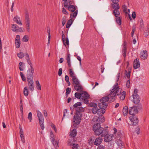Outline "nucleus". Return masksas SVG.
Listing matches in <instances>:
<instances>
[{"instance_id":"1","label":"nucleus","mask_w":149,"mask_h":149,"mask_svg":"<svg viewBox=\"0 0 149 149\" xmlns=\"http://www.w3.org/2000/svg\"><path fill=\"white\" fill-rule=\"evenodd\" d=\"M122 89L118 86V83H116L113 86V89L110 91V93L108 96L102 97L100 100V102L99 104V107L106 108L107 107V102L110 99L111 101H114L117 96L120 100H123L125 97L126 92L123 91L121 92Z\"/></svg>"},{"instance_id":"2","label":"nucleus","mask_w":149,"mask_h":149,"mask_svg":"<svg viewBox=\"0 0 149 149\" xmlns=\"http://www.w3.org/2000/svg\"><path fill=\"white\" fill-rule=\"evenodd\" d=\"M64 7L68 9V10L72 12L70 14V17L72 19L75 17L77 15L78 13V10L77 7L72 5L68 6L67 4H64Z\"/></svg>"},{"instance_id":"3","label":"nucleus","mask_w":149,"mask_h":149,"mask_svg":"<svg viewBox=\"0 0 149 149\" xmlns=\"http://www.w3.org/2000/svg\"><path fill=\"white\" fill-rule=\"evenodd\" d=\"M93 129L95 134L96 135H100L102 132L104 130V129L100 127L99 123L94 124L93 126Z\"/></svg>"},{"instance_id":"4","label":"nucleus","mask_w":149,"mask_h":149,"mask_svg":"<svg viewBox=\"0 0 149 149\" xmlns=\"http://www.w3.org/2000/svg\"><path fill=\"white\" fill-rule=\"evenodd\" d=\"M11 28L12 30L15 32H23L25 31V29L24 28L19 27L16 24H12Z\"/></svg>"},{"instance_id":"5","label":"nucleus","mask_w":149,"mask_h":149,"mask_svg":"<svg viewBox=\"0 0 149 149\" xmlns=\"http://www.w3.org/2000/svg\"><path fill=\"white\" fill-rule=\"evenodd\" d=\"M138 90L137 89H135L133 94L132 95L133 98V101L135 104L139 103L140 101V98L139 95L137 94Z\"/></svg>"},{"instance_id":"6","label":"nucleus","mask_w":149,"mask_h":149,"mask_svg":"<svg viewBox=\"0 0 149 149\" xmlns=\"http://www.w3.org/2000/svg\"><path fill=\"white\" fill-rule=\"evenodd\" d=\"M82 114L81 113L79 112H77L75 115L74 116L73 122L76 124H79L81 119Z\"/></svg>"},{"instance_id":"7","label":"nucleus","mask_w":149,"mask_h":149,"mask_svg":"<svg viewBox=\"0 0 149 149\" xmlns=\"http://www.w3.org/2000/svg\"><path fill=\"white\" fill-rule=\"evenodd\" d=\"M130 124L131 125H136L138 123V119L135 116H132L129 117Z\"/></svg>"},{"instance_id":"8","label":"nucleus","mask_w":149,"mask_h":149,"mask_svg":"<svg viewBox=\"0 0 149 149\" xmlns=\"http://www.w3.org/2000/svg\"><path fill=\"white\" fill-rule=\"evenodd\" d=\"M81 104L80 102H77L73 105L74 108L76 111L77 112H82L84 111V108L81 107Z\"/></svg>"},{"instance_id":"9","label":"nucleus","mask_w":149,"mask_h":149,"mask_svg":"<svg viewBox=\"0 0 149 149\" xmlns=\"http://www.w3.org/2000/svg\"><path fill=\"white\" fill-rule=\"evenodd\" d=\"M34 73V69L33 67L29 69L27 72L26 76L27 79H32L33 78V73Z\"/></svg>"},{"instance_id":"10","label":"nucleus","mask_w":149,"mask_h":149,"mask_svg":"<svg viewBox=\"0 0 149 149\" xmlns=\"http://www.w3.org/2000/svg\"><path fill=\"white\" fill-rule=\"evenodd\" d=\"M28 82V86L29 88L31 91H33L34 90L35 87L33 81V78L32 79H27Z\"/></svg>"},{"instance_id":"11","label":"nucleus","mask_w":149,"mask_h":149,"mask_svg":"<svg viewBox=\"0 0 149 149\" xmlns=\"http://www.w3.org/2000/svg\"><path fill=\"white\" fill-rule=\"evenodd\" d=\"M137 112L138 110L135 107H132L129 108V113L132 116H134Z\"/></svg>"},{"instance_id":"12","label":"nucleus","mask_w":149,"mask_h":149,"mask_svg":"<svg viewBox=\"0 0 149 149\" xmlns=\"http://www.w3.org/2000/svg\"><path fill=\"white\" fill-rule=\"evenodd\" d=\"M15 43L16 47L17 48H19L21 44L19 35H17L16 36L15 40Z\"/></svg>"},{"instance_id":"13","label":"nucleus","mask_w":149,"mask_h":149,"mask_svg":"<svg viewBox=\"0 0 149 149\" xmlns=\"http://www.w3.org/2000/svg\"><path fill=\"white\" fill-rule=\"evenodd\" d=\"M13 21L20 26L22 25L20 17L18 15H16L13 18Z\"/></svg>"},{"instance_id":"14","label":"nucleus","mask_w":149,"mask_h":149,"mask_svg":"<svg viewBox=\"0 0 149 149\" xmlns=\"http://www.w3.org/2000/svg\"><path fill=\"white\" fill-rule=\"evenodd\" d=\"M140 57L142 59L145 60L148 57L147 51L146 50L143 51L141 53V55Z\"/></svg>"},{"instance_id":"15","label":"nucleus","mask_w":149,"mask_h":149,"mask_svg":"<svg viewBox=\"0 0 149 149\" xmlns=\"http://www.w3.org/2000/svg\"><path fill=\"white\" fill-rule=\"evenodd\" d=\"M102 140V138L101 137H98L96 139L95 141L94 142V144L96 146L100 145L101 144Z\"/></svg>"},{"instance_id":"16","label":"nucleus","mask_w":149,"mask_h":149,"mask_svg":"<svg viewBox=\"0 0 149 149\" xmlns=\"http://www.w3.org/2000/svg\"><path fill=\"white\" fill-rule=\"evenodd\" d=\"M113 137V135L107 134L104 136V139L105 142H108L111 141Z\"/></svg>"},{"instance_id":"17","label":"nucleus","mask_w":149,"mask_h":149,"mask_svg":"<svg viewBox=\"0 0 149 149\" xmlns=\"http://www.w3.org/2000/svg\"><path fill=\"white\" fill-rule=\"evenodd\" d=\"M140 66V63L139 59L136 58L134 62V69H136L139 68Z\"/></svg>"},{"instance_id":"18","label":"nucleus","mask_w":149,"mask_h":149,"mask_svg":"<svg viewBox=\"0 0 149 149\" xmlns=\"http://www.w3.org/2000/svg\"><path fill=\"white\" fill-rule=\"evenodd\" d=\"M100 107V108L98 109L97 113H96L98 115H100L103 114L105 111V108H104V107Z\"/></svg>"},{"instance_id":"19","label":"nucleus","mask_w":149,"mask_h":149,"mask_svg":"<svg viewBox=\"0 0 149 149\" xmlns=\"http://www.w3.org/2000/svg\"><path fill=\"white\" fill-rule=\"evenodd\" d=\"M123 45V46L122 52L123 56L125 57L126 55V52L127 48V43L125 41L124 42Z\"/></svg>"},{"instance_id":"20","label":"nucleus","mask_w":149,"mask_h":149,"mask_svg":"<svg viewBox=\"0 0 149 149\" xmlns=\"http://www.w3.org/2000/svg\"><path fill=\"white\" fill-rule=\"evenodd\" d=\"M74 86V89L77 91H81L82 89V88L80 83Z\"/></svg>"},{"instance_id":"21","label":"nucleus","mask_w":149,"mask_h":149,"mask_svg":"<svg viewBox=\"0 0 149 149\" xmlns=\"http://www.w3.org/2000/svg\"><path fill=\"white\" fill-rule=\"evenodd\" d=\"M36 113L39 121L44 120L43 115L42 113L40 111L37 110L36 111Z\"/></svg>"},{"instance_id":"22","label":"nucleus","mask_w":149,"mask_h":149,"mask_svg":"<svg viewBox=\"0 0 149 149\" xmlns=\"http://www.w3.org/2000/svg\"><path fill=\"white\" fill-rule=\"evenodd\" d=\"M81 99H83L84 98H88L89 95L88 93L85 91H82L81 92Z\"/></svg>"},{"instance_id":"23","label":"nucleus","mask_w":149,"mask_h":149,"mask_svg":"<svg viewBox=\"0 0 149 149\" xmlns=\"http://www.w3.org/2000/svg\"><path fill=\"white\" fill-rule=\"evenodd\" d=\"M25 64L23 62H20L19 64V68L20 71H23L24 69Z\"/></svg>"},{"instance_id":"24","label":"nucleus","mask_w":149,"mask_h":149,"mask_svg":"<svg viewBox=\"0 0 149 149\" xmlns=\"http://www.w3.org/2000/svg\"><path fill=\"white\" fill-rule=\"evenodd\" d=\"M123 114L125 116L127 115L128 112V108L127 106H125L123 109Z\"/></svg>"},{"instance_id":"25","label":"nucleus","mask_w":149,"mask_h":149,"mask_svg":"<svg viewBox=\"0 0 149 149\" xmlns=\"http://www.w3.org/2000/svg\"><path fill=\"white\" fill-rule=\"evenodd\" d=\"M69 74L70 75V76L72 77V79H73L74 77H77L76 76L75 74L74 73V72L73 71L72 69H69Z\"/></svg>"},{"instance_id":"26","label":"nucleus","mask_w":149,"mask_h":149,"mask_svg":"<svg viewBox=\"0 0 149 149\" xmlns=\"http://www.w3.org/2000/svg\"><path fill=\"white\" fill-rule=\"evenodd\" d=\"M70 55L69 54H68L67 56L66 60L68 63V65L69 67H71V64L70 61Z\"/></svg>"},{"instance_id":"27","label":"nucleus","mask_w":149,"mask_h":149,"mask_svg":"<svg viewBox=\"0 0 149 149\" xmlns=\"http://www.w3.org/2000/svg\"><path fill=\"white\" fill-rule=\"evenodd\" d=\"M77 134V131L75 129H73L70 132V135L72 137L74 138Z\"/></svg>"},{"instance_id":"28","label":"nucleus","mask_w":149,"mask_h":149,"mask_svg":"<svg viewBox=\"0 0 149 149\" xmlns=\"http://www.w3.org/2000/svg\"><path fill=\"white\" fill-rule=\"evenodd\" d=\"M72 80L73 82V85H74L77 84H78L80 83V81H79L77 77H74V78L73 79H72Z\"/></svg>"},{"instance_id":"29","label":"nucleus","mask_w":149,"mask_h":149,"mask_svg":"<svg viewBox=\"0 0 149 149\" xmlns=\"http://www.w3.org/2000/svg\"><path fill=\"white\" fill-rule=\"evenodd\" d=\"M113 8L114 9V10H118L120 8L119 4L118 3H114L112 5Z\"/></svg>"},{"instance_id":"30","label":"nucleus","mask_w":149,"mask_h":149,"mask_svg":"<svg viewBox=\"0 0 149 149\" xmlns=\"http://www.w3.org/2000/svg\"><path fill=\"white\" fill-rule=\"evenodd\" d=\"M116 141L117 145L119 146L120 147L123 146L124 143L122 142L121 140L120 139H117L116 140Z\"/></svg>"},{"instance_id":"31","label":"nucleus","mask_w":149,"mask_h":149,"mask_svg":"<svg viewBox=\"0 0 149 149\" xmlns=\"http://www.w3.org/2000/svg\"><path fill=\"white\" fill-rule=\"evenodd\" d=\"M113 13L114 16L116 17H119L120 15V13L118 10H114Z\"/></svg>"},{"instance_id":"32","label":"nucleus","mask_w":149,"mask_h":149,"mask_svg":"<svg viewBox=\"0 0 149 149\" xmlns=\"http://www.w3.org/2000/svg\"><path fill=\"white\" fill-rule=\"evenodd\" d=\"M130 73L131 71H130L128 70V72H127V70H125V75L126 77L128 79L130 78Z\"/></svg>"},{"instance_id":"33","label":"nucleus","mask_w":149,"mask_h":149,"mask_svg":"<svg viewBox=\"0 0 149 149\" xmlns=\"http://www.w3.org/2000/svg\"><path fill=\"white\" fill-rule=\"evenodd\" d=\"M140 29L141 30H143L144 29V24L143 21L142 19H141L140 21Z\"/></svg>"},{"instance_id":"34","label":"nucleus","mask_w":149,"mask_h":149,"mask_svg":"<svg viewBox=\"0 0 149 149\" xmlns=\"http://www.w3.org/2000/svg\"><path fill=\"white\" fill-rule=\"evenodd\" d=\"M29 40L28 36L26 35L24 36L22 39V41L23 42H27Z\"/></svg>"},{"instance_id":"35","label":"nucleus","mask_w":149,"mask_h":149,"mask_svg":"<svg viewBox=\"0 0 149 149\" xmlns=\"http://www.w3.org/2000/svg\"><path fill=\"white\" fill-rule=\"evenodd\" d=\"M72 23V19H69L67 23L66 27L67 28H69L71 26Z\"/></svg>"},{"instance_id":"36","label":"nucleus","mask_w":149,"mask_h":149,"mask_svg":"<svg viewBox=\"0 0 149 149\" xmlns=\"http://www.w3.org/2000/svg\"><path fill=\"white\" fill-rule=\"evenodd\" d=\"M24 21L25 24H30V18L29 17H25Z\"/></svg>"},{"instance_id":"37","label":"nucleus","mask_w":149,"mask_h":149,"mask_svg":"<svg viewBox=\"0 0 149 149\" xmlns=\"http://www.w3.org/2000/svg\"><path fill=\"white\" fill-rule=\"evenodd\" d=\"M41 129L43 130L45 128L44 120L39 121Z\"/></svg>"},{"instance_id":"38","label":"nucleus","mask_w":149,"mask_h":149,"mask_svg":"<svg viewBox=\"0 0 149 149\" xmlns=\"http://www.w3.org/2000/svg\"><path fill=\"white\" fill-rule=\"evenodd\" d=\"M68 145L71 146L72 145V149H77L78 148V145L76 144H71L70 143H68Z\"/></svg>"},{"instance_id":"39","label":"nucleus","mask_w":149,"mask_h":149,"mask_svg":"<svg viewBox=\"0 0 149 149\" xmlns=\"http://www.w3.org/2000/svg\"><path fill=\"white\" fill-rule=\"evenodd\" d=\"M24 95L27 96L29 94V91L26 87H25L24 88Z\"/></svg>"},{"instance_id":"40","label":"nucleus","mask_w":149,"mask_h":149,"mask_svg":"<svg viewBox=\"0 0 149 149\" xmlns=\"http://www.w3.org/2000/svg\"><path fill=\"white\" fill-rule=\"evenodd\" d=\"M51 141L55 148H57L58 147V143L57 141H54V140L53 141L51 140Z\"/></svg>"},{"instance_id":"41","label":"nucleus","mask_w":149,"mask_h":149,"mask_svg":"<svg viewBox=\"0 0 149 149\" xmlns=\"http://www.w3.org/2000/svg\"><path fill=\"white\" fill-rule=\"evenodd\" d=\"M98 108L97 107L93 108L91 109L92 111L94 114H96Z\"/></svg>"},{"instance_id":"42","label":"nucleus","mask_w":149,"mask_h":149,"mask_svg":"<svg viewBox=\"0 0 149 149\" xmlns=\"http://www.w3.org/2000/svg\"><path fill=\"white\" fill-rule=\"evenodd\" d=\"M66 19L67 17L66 16H65L63 17V18L62 19V24L63 26H64L65 24Z\"/></svg>"},{"instance_id":"43","label":"nucleus","mask_w":149,"mask_h":149,"mask_svg":"<svg viewBox=\"0 0 149 149\" xmlns=\"http://www.w3.org/2000/svg\"><path fill=\"white\" fill-rule=\"evenodd\" d=\"M75 96L78 99L81 98V92L80 93H75Z\"/></svg>"},{"instance_id":"44","label":"nucleus","mask_w":149,"mask_h":149,"mask_svg":"<svg viewBox=\"0 0 149 149\" xmlns=\"http://www.w3.org/2000/svg\"><path fill=\"white\" fill-rule=\"evenodd\" d=\"M36 82V87L38 90H41V86L38 81H37Z\"/></svg>"},{"instance_id":"45","label":"nucleus","mask_w":149,"mask_h":149,"mask_svg":"<svg viewBox=\"0 0 149 149\" xmlns=\"http://www.w3.org/2000/svg\"><path fill=\"white\" fill-rule=\"evenodd\" d=\"M17 56L19 58H22L24 56V54L22 52H20L17 54Z\"/></svg>"},{"instance_id":"46","label":"nucleus","mask_w":149,"mask_h":149,"mask_svg":"<svg viewBox=\"0 0 149 149\" xmlns=\"http://www.w3.org/2000/svg\"><path fill=\"white\" fill-rule=\"evenodd\" d=\"M116 21L118 25H120L121 24V20L120 18V17H116Z\"/></svg>"},{"instance_id":"47","label":"nucleus","mask_w":149,"mask_h":149,"mask_svg":"<svg viewBox=\"0 0 149 149\" xmlns=\"http://www.w3.org/2000/svg\"><path fill=\"white\" fill-rule=\"evenodd\" d=\"M99 123H103L104 121V118L103 116H100L99 117Z\"/></svg>"},{"instance_id":"48","label":"nucleus","mask_w":149,"mask_h":149,"mask_svg":"<svg viewBox=\"0 0 149 149\" xmlns=\"http://www.w3.org/2000/svg\"><path fill=\"white\" fill-rule=\"evenodd\" d=\"M21 77L22 80L24 81H26V78L24 75L23 74L22 72H20V73Z\"/></svg>"},{"instance_id":"49","label":"nucleus","mask_w":149,"mask_h":149,"mask_svg":"<svg viewBox=\"0 0 149 149\" xmlns=\"http://www.w3.org/2000/svg\"><path fill=\"white\" fill-rule=\"evenodd\" d=\"M93 120L94 122H99V117H97V116L94 117L93 119Z\"/></svg>"},{"instance_id":"50","label":"nucleus","mask_w":149,"mask_h":149,"mask_svg":"<svg viewBox=\"0 0 149 149\" xmlns=\"http://www.w3.org/2000/svg\"><path fill=\"white\" fill-rule=\"evenodd\" d=\"M50 137L51 139V141L53 140L54 139V135L53 133V132L52 131H50Z\"/></svg>"},{"instance_id":"51","label":"nucleus","mask_w":149,"mask_h":149,"mask_svg":"<svg viewBox=\"0 0 149 149\" xmlns=\"http://www.w3.org/2000/svg\"><path fill=\"white\" fill-rule=\"evenodd\" d=\"M28 118L30 122H31V120H32V116L31 112H29V113Z\"/></svg>"},{"instance_id":"52","label":"nucleus","mask_w":149,"mask_h":149,"mask_svg":"<svg viewBox=\"0 0 149 149\" xmlns=\"http://www.w3.org/2000/svg\"><path fill=\"white\" fill-rule=\"evenodd\" d=\"M71 88H67L66 89V95H68L71 92Z\"/></svg>"},{"instance_id":"53","label":"nucleus","mask_w":149,"mask_h":149,"mask_svg":"<svg viewBox=\"0 0 149 149\" xmlns=\"http://www.w3.org/2000/svg\"><path fill=\"white\" fill-rule=\"evenodd\" d=\"M90 106L93 108L97 107V104L95 103H92L90 104Z\"/></svg>"},{"instance_id":"54","label":"nucleus","mask_w":149,"mask_h":149,"mask_svg":"<svg viewBox=\"0 0 149 149\" xmlns=\"http://www.w3.org/2000/svg\"><path fill=\"white\" fill-rule=\"evenodd\" d=\"M20 137L21 138V139L22 141V142L23 143H24L25 142V140L24 139V135H22L20 136Z\"/></svg>"},{"instance_id":"55","label":"nucleus","mask_w":149,"mask_h":149,"mask_svg":"<svg viewBox=\"0 0 149 149\" xmlns=\"http://www.w3.org/2000/svg\"><path fill=\"white\" fill-rule=\"evenodd\" d=\"M26 29L28 33L30 32V24H26Z\"/></svg>"},{"instance_id":"56","label":"nucleus","mask_w":149,"mask_h":149,"mask_svg":"<svg viewBox=\"0 0 149 149\" xmlns=\"http://www.w3.org/2000/svg\"><path fill=\"white\" fill-rule=\"evenodd\" d=\"M62 11L63 13L64 14H65V15H68V14L67 11H66V9L65 8H62Z\"/></svg>"},{"instance_id":"57","label":"nucleus","mask_w":149,"mask_h":149,"mask_svg":"<svg viewBox=\"0 0 149 149\" xmlns=\"http://www.w3.org/2000/svg\"><path fill=\"white\" fill-rule=\"evenodd\" d=\"M68 110L67 109H65L63 111V118H62V120L63 119V118H64V117H65V116L66 115V114L67 113H68Z\"/></svg>"},{"instance_id":"58","label":"nucleus","mask_w":149,"mask_h":149,"mask_svg":"<svg viewBox=\"0 0 149 149\" xmlns=\"http://www.w3.org/2000/svg\"><path fill=\"white\" fill-rule=\"evenodd\" d=\"M62 40L63 42V43L64 45L65 46H66V44L65 43V36L63 33V34L62 35Z\"/></svg>"},{"instance_id":"59","label":"nucleus","mask_w":149,"mask_h":149,"mask_svg":"<svg viewBox=\"0 0 149 149\" xmlns=\"http://www.w3.org/2000/svg\"><path fill=\"white\" fill-rule=\"evenodd\" d=\"M130 80L128 79L127 81L126 82V86L128 88H129L130 87Z\"/></svg>"},{"instance_id":"60","label":"nucleus","mask_w":149,"mask_h":149,"mask_svg":"<svg viewBox=\"0 0 149 149\" xmlns=\"http://www.w3.org/2000/svg\"><path fill=\"white\" fill-rule=\"evenodd\" d=\"M51 126L52 127V128L53 129H54V131H55V132H56V131H57V130H56V128L55 127V125L54 124H53L52 123H51Z\"/></svg>"},{"instance_id":"61","label":"nucleus","mask_w":149,"mask_h":149,"mask_svg":"<svg viewBox=\"0 0 149 149\" xmlns=\"http://www.w3.org/2000/svg\"><path fill=\"white\" fill-rule=\"evenodd\" d=\"M65 41V43L66 44V46H66V45L68 46L69 45V41L68 37L66 38Z\"/></svg>"},{"instance_id":"62","label":"nucleus","mask_w":149,"mask_h":149,"mask_svg":"<svg viewBox=\"0 0 149 149\" xmlns=\"http://www.w3.org/2000/svg\"><path fill=\"white\" fill-rule=\"evenodd\" d=\"M19 129H20L19 134H20V136L24 135L23 131V129H22V128L21 127H19Z\"/></svg>"},{"instance_id":"63","label":"nucleus","mask_w":149,"mask_h":149,"mask_svg":"<svg viewBox=\"0 0 149 149\" xmlns=\"http://www.w3.org/2000/svg\"><path fill=\"white\" fill-rule=\"evenodd\" d=\"M25 17H29L28 12L27 10H25Z\"/></svg>"},{"instance_id":"64","label":"nucleus","mask_w":149,"mask_h":149,"mask_svg":"<svg viewBox=\"0 0 149 149\" xmlns=\"http://www.w3.org/2000/svg\"><path fill=\"white\" fill-rule=\"evenodd\" d=\"M97 149H104V146L103 145H101L98 147Z\"/></svg>"}]
</instances>
